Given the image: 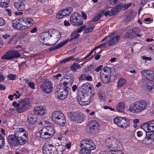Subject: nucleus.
Masks as SVG:
<instances>
[{"mask_svg":"<svg viewBox=\"0 0 154 154\" xmlns=\"http://www.w3.org/2000/svg\"><path fill=\"white\" fill-rule=\"evenodd\" d=\"M103 66L102 65H100L95 69V71L96 72H99L102 68Z\"/></svg>","mask_w":154,"mask_h":154,"instance_id":"69168bd1","label":"nucleus"},{"mask_svg":"<svg viewBox=\"0 0 154 154\" xmlns=\"http://www.w3.org/2000/svg\"><path fill=\"white\" fill-rule=\"evenodd\" d=\"M147 106L146 100H140L131 104L128 109L133 113H139L145 109Z\"/></svg>","mask_w":154,"mask_h":154,"instance_id":"7ed1b4c3","label":"nucleus"},{"mask_svg":"<svg viewBox=\"0 0 154 154\" xmlns=\"http://www.w3.org/2000/svg\"><path fill=\"white\" fill-rule=\"evenodd\" d=\"M63 10L64 12L65 13L66 16H68L72 12L73 9L72 8L70 7L65 9H63Z\"/></svg>","mask_w":154,"mask_h":154,"instance_id":"79ce46f5","label":"nucleus"},{"mask_svg":"<svg viewBox=\"0 0 154 154\" xmlns=\"http://www.w3.org/2000/svg\"><path fill=\"white\" fill-rule=\"evenodd\" d=\"M106 44L105 43H104L94 48V49H97L99 48H103L104 46H105Z\"/></svg>","mask_w":154,"mask_h":154,"instance_id":"4d7b16f0","label":"nucleus"},{"mask_svg":"<svg viewBox=\"0 0 154 154\" xmlns=\"http://www.w3.org/2000/svg\"><path fill=\"white\" fill-rule=\"evenodd\" d=\"M143 87L146 90L151 91L153 89L152 81L146 80L143 83Z\"/></svg>","mask_w":154,"mask_h":154,"instance_id":"5701e85b","label":"nucleus"},{"mask_svg":"<svg viewBox=\"0 0 154 154\" xmlns=\"http://www.w3.org/2000/svg\"><path fill=\"white\" fill-rule=\"evenodd\" d=\"M55 133L53 127L47 126L44 127L40 131V137L43 139H46L52 137Z\"/></svg>","mask_w":154,"mask_h":154,"instance_id":"6e6552de","label":"nucleus"},{"mask_svg":"<svg viewBox=\"0 0 154 154\" xmlns=\"http://www.w3.org/2000/svg\"><path fill=\"white\" fill-rule=\"evenodd\" d=\"M145 125L146 126L148 132L154 131V120L146 122Z\"/></svg>","mask_w":154,"mask_h":154,"instance_id":"a878e982","label":"nucleus"},{"mask_svg":"<svg viewBox=\"0 0 154 154\" xmlns=\"http://www.w3.org/2000/svg\"><path fill=\"white\" fill-rule=\"evenodd\" d=\"M16 74H11L8 75L7 78L10 80H15L16 79Z\"/></svg>","mask_w":154,"mask_h":154,"instance_id":"49530a36","label":"nucleus"},{"mask_svg":"<svg viewBox=\"0 0 154 154\" xmlns=\"http://www.w3.org/2000/svg\"><path fill=\"white\" fill-rule=\"evenodd\" d=\"M65 42H62L59 44H57L56 46H53L49 48V50L50 51H51L53 50H56L58 49L63 46L65 45V43H66Z\"/></svg>","mask_w":154,"mask_h":154,"instance_id":"7c9ffc66","label":"nucleus"},{"mask_svg":"<svg viewBox=\"0 0 154 154\" xmlns=\"http://www.w3.org/2000/svg\"><path fill=\"white\" fill-rule=\"evenodd\" d=\"M143 76L146 80L153 81L154 82V71L147 69L143 70L141 71Z\"/></svg>","mask_w":154,"mask_h":154,"instance_id":"dca6fc26","label":"nucleus"},{"mask_svg":"<svg viewBox=\"0 0 154 154\" xmlns=\"http://www.w3.org/2000/svg\"><path fill=\"white\" fill-rule=\"evenodd\" d=\"M118 0H109V3L112 5H115L117 2Z\"/></svg>","mask_w":154,"mask_h":154,"instance_id":"13d9d810","label":"nucleus"},{"mask_svg":"<svg viewBox=\"0 0 154 154\" xmlns=\"http://www.w3.org/2000/svg\"><path fill=\"white\" fill-rule=\"evenodd\" d=\"M63 89L67 90V88H68L69 86H71V83L68 84L66 82H64L63 83Z\"/></svg>","mask_w":154,"mask_h":154,"instance_id":"de8ad7c7","label":"nucleus"},{"mask_svg":"<svg viewBox=\"0 0 154 154\" xmlns=\"http://www.w3.org/2000/svg\"><path fill=\"white\" fill-rule=\"evenodd\" d=\"M70 22L74 26H80L83 24V20L80 14L75 12L70 17Z\"/></svg>","mask_w":154,"mask_h":154,"instance_id":"9b49d317","label":"nucleus"},{"mask_svg":"<svg viewBox=\"0 0 154 154\" xmlns=\"http://www.w3.org/2000/svg\"><path fill=\"white\" fill-rule=\"evenodd\" d=\"M80 35L76 31L72 33L71 35V38L70 39H67L63 42H65V45L69 41L70 42H71L73 40L75 39L78 38Z\"/></svg>","mask_w":154,"mask_h":154,"instance_id":"393cba45","label":"nucleus"},{"mask_svg":"<svg viewBox=\"0 0 154 154\" xmlns=\"http://www.w3.org/2000/svg\"><path fill=\"white\" fill-rule=\"evenodd\" d=\"M136 28H134L128 30L126 34V36L129 38H133L136 35Z\"/></svg>","mask_w":154,"mask_h":154,"instance_id":"c756f323","label":"nucleus"},{"mask_svg":"<svg viewBox=\"0 0 154 154\" xmlns=\"http://www.w3.org/2000/svg\"><path fill=\"white\" fill-rule=\"evenodd\" d=\"M104 11H103L101 13L98 14L97 16L95 17L93 19V21L96 22L98 20L102 17V15L104 12Z\"/></svg>","mask_w":154,"mask_h":154,"instance_id":"a18cd8bd","label":"nucleus"},{"mask_svg":"<svg viewBox=\"0 0 154 154\" xmlns=\"http://www.w3.org/2000/svg\"><path fill=\"white\" fill-rule=\"evenodd\" d=\"M5 23L4 20L1 17H0V26L4 25Z\"/></svg>","mask_w":154,"mask_h":154,"instance_id":"680f3d73","label":"nucleus"},{"mask_svg":"<svg viewBox=\"0 0 154 154\" xmlns=\"http://www.w3.org/2000/svg\"><path fill=\"white\" fill-rule=\"evenodd\" d=\"M96 49H94V48L89 53V54L86 57H85L83 59H82V60H84L86 59L87 58L89 57L90 56H91L93 53L94 51L96 50Z\"/></svg>","mask_w":154,"mask_h":154,"instance_id":"6e6d98bb","label":"nucleus"},{"mask_svg":"<svg viewBox=\"0 0 154 154\" xmlns=\"http://www.w3.org/2000/svg\"><path fill=\"white\" fill-rule=\"evenodd\" d=\"M68 94V90H64L62 88H59L55 93V95L57 98L61 100L64 99L67 97Z\"/></svg>","mask_w":154,"mask_h":154,"instance_id":"f3484780","label":"nucleus"},{"mask_svg":"<svg viewBox=\"0 0 154 154\" xmlns=\"http://www.w3.org/2000/svg\"><path fill=\"white\" fill-rule=\"evenodd\" d=\"M78 85H74L72 87V91L73 92H75L78 88Z\"/></svg>","mask_w":154,"mask_h":154,"instance_id":"052dcab7","label":"nucleus"},{"mask_svg":"<svg viewBox=\"0 0 154 154\" xmlns=\"http://www.w3.org/2000/svg\"><path fill=\"white\" fill-rule=\"evenodd\" d=\"M40 88L46 94L50 93L53 89L51 82L48 80L44 82L40 85Z\"/></svg>","mask_w":154,"mask_h":154,"instance_id":"ddd939ff","label":"nucleus"},{"mask_svg":"<svg viewBox=\"0 0 154 154\" xmlns=\"http://www.w3.org/2000/svg\"><path fill=\"white\" fill-rule=\"evenodd\" d=\"M146 136L147 137V138H145V140L149 141V140L151 139L152 140L154 139V134L153 132L147 131L146 133Z\"/></svg>","mask_w":154,"mask_h":154,"instance_id":"e433bc0d","label":"nucleus"},{"mask_svg":"<svg viewBox=\"0 0 154 154\" xmlns=\"http://www.w3.org/2000/svg\"><path fill=\"white\" fill-rule=\"evenodd\" d=\"M9 144L12 146H16L19 144L22 145L25 142V140L19 139L14 134L10 135L8 137Z\"/></svg>","mask_w":154,"mask_h":154,"instance_id":"9d476101","label":"nucleus"},{"mask_svg":"<svg viewBox=\"0 0 154 154\" xmlns=\"http://www.w3.org/2000/svg\"><path fill=\"white\" fill-rule=\"evenodd\" d=\"M3 59L11 60L13 59L11 51L6 52V54L1 57Z\"/></svg>","mask_w":154,"mask_h":154,"instance_id":"72a5a7b5","label":"nucleus"},{"mask_svg":"<svg viewBox=\"0 0 154 154\" xmlns=\"http://www.w3.org/2000/svg\"><path fill=\"white\" fill-rule=\"evenodd\" d=\"M82 88L83 90L82 91H85V93H88L90 94H91V93L92 91V88L88 83H86L84 84L82 86Z\"/></svg>","mask_w":154,"mask_h":154,"instance_id":"cd10ccee","label":"nucleus"},{"mask_svg":"<svg viewBox=\"0 0 154 154\" xmlns=\"http://www.w3.org/2000/svg\"><path fill=\"white\" fill-rule=\"evenodd\" d=\"M9 5V0H0V6L3 8H6Z\"/></svg>","mask_w":154,"mask_h":154,"instance_id":"c9c22d12","label":"nucleus"},{"mask_svg":"<svg viewBox=\"0 0 154 154\" xmlns=\"http://www.w3.org/2000/svg\"><path fill=\"white\" fill-rule=\"evenodd\" d=\"M75 60V58L74 57V56L73 55H72L70 57H68L62 60L61 62L60 63L61 64H62L63 63H66L71 60L72 61H73Z\"/></svg>","mask_w":154,"mask_h":154,"instance_id":"ea45409f","label":"nucleus"},{"mask_svg":"<svg viewBox=\"0 0 154 154\" xmlns=\"http://www.w3.org/2000/svg\"><path fill=\"white\" fill-rule=\"evenodd\" d=\"M114 123L118 127L122 128H126L130 125L129 119L125 117H117L114 119Z\"/></svg>","mask_w":154,"mask_h":154,"instance_id":"1a4fd4ad","label":"nucleus"},{"mask_svg":"<svg viewBox=\"0 0 154 154\" xmlns=\"http://www.w3.org/2000/svg\"><path fill=\"white\" fill-rule=\"evenodd\" d=\"M88 125L90 131L92 132L95 133L99 131L100 125L97 121L91 120L88 122Z\"/></svg>","mask_w":154,"mask_h":154,"instance_id":"2eb2a0df","label":"nucleus"},{"mask_svg":"<svg viewBox=\"0 0 154 154\" xmlns=\"http://www.w3.org/2000/svg\"><path fill=\"white\" fill-rule=\"evenodd\" d=\"M123 7V5H116L115 7V8L116 9L117 11H119L122 10Z\"/></svg>","mask_w":154,"mask_h":154,"instance_id":"5fc2aeb1","label":"nucleus"},{"mask_svg":"<svg viewBox=\"0 0 154 154\" xmlns=\"http://www.w3.org/2000/svg\"><path fill=\"white\" fill-rule=\"evenodd\" d=\"M40 35L41 37V38L40 40V42L45 45L51 46L54 45L56 43H55L54 44L50 45L47 43H44L45 41H47L52 36V35L50 34L49 32H43L41 33Z\"/></svg>","mask_w":154,"mask_h":154,"instance_id":"6ab92c4d","label":"nucleus"},{"mask_svg":"<svg viewBox=\"0 0 154 154\" xmlns=\"http://www.w3.org/2000/svg\"><path fill=\"white\" fill-rule=\"evenodd\" d=\"M14 5L15 7L19 11H23L25 9V5L24 3L15 2Z\"/></svg>","mask_w":154,"mask_h":154,"instance_id":"bb28decb","label":"nucleus"},{"mask_svg":"<svg viewBox=\"0 0 154 154\" xmlns=\"http://www.w3.org/2000/svg\"><path fill=\"white\" fill-rule=\"evenodd\" d=\"M37 29L36 27H35L31 29L30 32L31 33H34L36 32L37 31Z\"/></svg>","mask_w":154,"mask_h":154,"instance_id":"338daca9","label":"nucleus"},{"mask_svg":"<svg viewBox=\"0 0 154 154\" xmlns=\"http://www.w3.org/2000/svg\"><path fill=\"white\" fill-rule=\"evenodd\" d=\"M91 94L85 93V91H79L78 93L77 101L81 105H88L91 101Z\"/></svg>","mask_w":154,"mask_h":154,"instance_id":"39448f33","label":"nucleus"},{"mask_svg":"<svg viewBox=\"0 0 154 154\" xmlns=\"http://www.w3.org/2000/svg\"><path fill=\"white\" fill-rule=\"evenodd\" d=\"M132 5V3H130L128 4H125L124 5V8H125L124 10L125 9H126L129 8L130 6H131Z\"/></svg>","mask_w":154,"mask_h":154,"instance_id":"e2e57ef3","label":"nucleus"},{"mask_svg":"<svg viewBox=\"0 0 154 154\" xmlns=\"http://www.w3.org/2000/svg\"><path fill=\"white\" fill-rule=\"evenodd\" d=\"M93 66L92 65H90L87 68L88 70H90L92 71L94 70V68H93Z\"/></svg>","mask_w":154,"mask_h":154,"instance_id":"0e129e2a","label":"nucleus"},{"mask_svg":"<svg viewBox=\"0 0 154 154\" xmlns=\"http://www.w3.org/2000/svg\"><path fill=\"white\" fill-rule=\"evenodd\" d=\"M86 78V76L85 75H82L79 78V81H83L85 80Z\"/></svg>","mask_w":154,"mask_h":154,"instance_id":"bf43d9fd","label":"nucleus"},{"mask_svg":"<svg viewBox=\"0 0 154 154\" xmlns=\"http://www.w3.org/2000/svg\"><path fill=\"white\" fill-rule=\"evenodd\" d=\"M116 9L113 8L111 10L110 13V16H113L116 15L117 13Z\"/></svg>","mask_w":154,"mask_h":154,"instance_id":"09e8293b","label":"nucleus"},{"mask_svg":"<svg viewBox=\"0 0 154 154\" xmlns=\"http://www.w3.org/2000/svg\"><path fill=\"white\" fill-rule=\"evenodd\" d=\"M3 59L11 60L13 59L11 51L6 52V54L1 57Z\"/></svg>","mask_w":154,"mask_h":154,"instance_id":"f704fd0d","label":"nucleus"},{"mask_svg":"<svg viewBox=\"0 0 154 154\" xmlns=\"http://www.w3.org/2000/svg\"><path fill=\"white\" fill-rule=\"evenodd\" d=\"M120 37L119 35H116L112 38L108 42V45L111 46L116 44L118 42V40L119 39Z\"/></svg>","mask_w":154,"mask_h":154,"instance_id":"c85d7f7f","label":"nucleus"},{"mask_svg":"<svg viewBox=\"0 0 154 154\" xmlns=\"http://www.w3.org/2000/svg\"><path fill=\"white\" fill-rule=\"evenodd\" d=\"M28 85L30 88L32 89L35 88V85L34 82H30L28 83Z\"/></svg>","mask_w":154,"mask_h":154,"instance_id":"603ef678","label":"nucleus"},{"mask_svg":"<svg viewBox=\"0 0 154 154\" xmlns=\"http://www.w3.org/2000/svg\"><path fill=\"white\" fill-rule=\"evenodd\" d=\"M51 118L57 125L63 126L65 125L66 118L61 111H56L54 112L52 114Z\"/></svg>","mask_w":154,"mask_h":154,"instance_id":"0eeeda50","label":"nucleus"},{"mask_svg":"<svg viewBox=\"0 0 154 154\" xmlns=\"http://www.w3.org/2000/svg\"><path fill=\"white\" fill-rule=\"evenodd\" d=\"M5 139L0 133V149L2 148L5 145Z\"/></svg>","mask_w":154,"mask_h":154,"instance_id":"c03bdc74","label":"nucleus"},{"mask_svg":"<svg viewBox=\"0 0 154 154\" xmlns=\"http://www.w3.org/2000/svg\"><path fill=\"white\" fill-rule=\"evenodd\" d=\"M82 14L83 19L84 20H86L87 19V16L86 14L84 12L82 11Z\"/></svg>","mask_w":154,"mask_h":154,"instance_id":"774afa93","label":"nucleus"},{"mask_svg":"<svg viewBox=\"0 0 154 154\" xmlns=\"http://www.w3.org/2000/svg\"><path fill=\"white\" fill-rule=\"evenodd\" d=\"M126 83V81L125 79L121 78L119 80L117 83V86L119 87H121L125 85Z\"/></svg>","mask_w":154,"mask_h":154,"instance_id":"58836bf2","label":"nucleus"},{"mask_svg":"<svg viewBox=\"0 0 154 154\" xmlns=\"http://www.w3.org/2000/svg\"><path fill=\"white\" fill-rule=\"evenodd\" d=\"M65 148L62 145L58 146L55 151V147L50 142H46L43 146L42 151L44 154H62Z\"/></svg>","mask_w":154,"mask_h":154,"instance_id":"f257e3e1","label":"nucleus"},{"mask_svg":"<svg viewBox=\"0 0 154 154\" xmlns=\"http://www.w3.org/2000/svg\"><path fill=\"white\" fill-rule=\"evenodd\" d=\"M22 22L20 21V19L19 20H14L12 21V26L13 28L15 29L22 30L27 29V27L23 25L22 24Z\"/></svg>","mask_w":154,"mask_h":154,"instance_id":"a211bd4d","label":"nucleus"},{"mask_svg":"<svg viewBox=\"0 0 154 154\" xmlns=\"http://www.w3.org/2000/svg\"><path fill=\"white\" fill-rule=\"evenodd\" d=\"M20 21H23L26 24L25 26L27 27V28L32 26L35 23L34 20L31 18L23 17L20 18Z\"/></svg>","mask_w":154,"mask_h":154,"instance_id":"aec40b11","label":"nucleus"},{"mask_svg":"<svg viewBox=\"0 0 154 154\" xmlns=\"http://www.w3.org/2000/svg\"><path fill=\"white\" fill-rule=\"evenodd\" d=\"M86 27V26L83 25L77 29L75 31L78 33H80L84 29H85Z\"/></svg>","mask_w":154,"mask_h":154,"instance_id":"8fccbe9b","label":"nucleus"},{"mask_svg":"<svg viewBox=\"0 0 154 154\" xmlns=\"http://www.w3.org/2000/svg\"><path fill=\"white\" fill-rule=\"evenodd\" d=\"M125 108V104L122 102L119 103L116 106V110L119 112H122L124 110Z\"/></svg>","mask_w":154,"mask_h":154,"instance_id":"2f4dec72","label":"nucleus"},{"mask_svg":"<svg viewBox=\"0 0 154 154\" xmlns=\"http://www.w3.org/2000/svg\"><path fill=\"white\" fill-rule=\"evenodd\" d=\"M122 148L121 149H117V150H114L113 151H114L115 153H112V154H124L123 152L122 151Z\"/></svg>","mask_w":154,"mask_h":154,"instance_id":"3c124183","label":"nucleus"},{"mask_svg":"<svg viewBox=\"0 0 154 154\" xmlns=\"http://www.w3.org/2000/svg\"><path fill=\"white\" fill-rule=\"evenodd\" d=\"M34 112L35 114L38 115L40 116L44 115L46 112V110L43 107L37 106L34 108Z\"/></svg>","mask_w":154,"mask_h":154,"instance_id":"4be33fe9","label":"nucleus"},{"mask_svg":"<svg viewBox=\"0 0 154 154\" xmlns=\"http://www.w3.org/2000/svg\"><path fill=\"white\" fill-rule=\"evenodd\" d=\"M13 58L18 57L20 56V53L17 51H11Z\"/></svg>","mask_w":154,"mask_h":154,"instance_id":"37998d69","label":"nucleus"},{"mask_svg":"<svg viewBox=\"0 0 154 154\" xmlns=\"http://www.w3.org/2000/svg\"><path fill=\"white\" fill-rule=\"evenodd\" d=\"M93 29V28L92 27L85 28L84 30V32L85 33H88L92 31Z\"/></svg>","mask_w":154,"mask_h":154,"instance_id":"864d4df0","label":"nucleus"},{"mask_svg":"<svg viewBox=\"0 0 154 154\" xmlns=\"http://www.w3.org/2000/svg\"><path fill=\"white\" fill-rule=\"evenodd\" d=\"M103 71V74L104 75H108V76H111V70L110 67L106 66L104 67Z\"/></svg>","mask_w":154,"mask_h":154,"instance_id":"473e14b6","label":"nucleus"},{"mask_svg":"<svg viewBox=\"0 0 154 154\" xmlns=\"http://www.w3.org/2000/svg\"><path fill=\"white\" fill-rule=\"evenodd\" d=\"M68 115L72 121L77 123L81 122L85 118L83 114L79 112H70Z\"/></svg>","mask_w":154,"mask_h":154,"instance_id":"f8f14e48","label":"nucleus"},{"mask_svg":"<svg viewBox=\"0 0 154 154\" xmlns=\"http://www.w3.org/2000/svg\"><path fill=\"white\" fill-rule=\"evenodd\" d=\"M81 66L77 63H73L70 67L71 70L74 72H75L77 69H79L81 68Z\"/></svg>","mask_w":154,"mask_h":154,"instance_id":"4c0bfd02","label":"nucleus"},{"mask_svg":"<svg viewBox=\"0 0 154 154\" xmlns=\"http://www.w3.org/2000/svg\"><path fill=\"white\" fill-rule=\"evenodd\" d=\"M63 10L60 11L57 14L56 18L57 19L62 18L66 16Z\"/></svg>","mask_w":154,"mask_h":154,"instance_id":"a19ab883","label":"nucleus"},{"mask_svg":"<svg viewBox=\"0 0 154 154\" xmlns=\"http://www.w3.org/2000/svg\"><path fill=\"white\" fill-rule=\"evenodd\" d=\"M37 120V116L34 113H29L27 117V122L31 125L35 124Z\"/></svg>","mask_w":154,"mask_h":154,"instance_id":"412c9836","label":"nucleus"},{"mask_svg":"<svg viewBox=\"0 0 154 154\" xmlns=\"http://www.w3.org/2000/svg\"><path fill=\"white\" fill-rule=\"evenodd\" d=\"M80 145V147H82L80 151L81 154H91V151L96 148L94 143L89 138L82 140Z\"/></svg>","mask_w":154,"mask_h":154,"instance_id":"f03ea898","label":"nucleus"},{"mask_svg":"<svg viewBox=\"0 0 154 154\" xmlns=\"http://www.w3.org/2000/svg\"><path fill=\"white\" fill-rule=\"evenodd\" d=\"M14 134L19 139L25 140L26 141L28 133L23 128H17L15 130Z\"/></svg>","mask_w":154,"mask_h":154,"instance_id":"4468645a","label":"nucleus"},{"mask_svg":"<svg viewBox=\"0 0 154 154\" xmlns=\"http://www.w3.org/2000/svg\"><path fill=\"white\" fill-rule=\"evenodd\" d=\"M100 76L102 82L104 84H107L109 82L111 76H108V75H104L103 74V71H101Z\"/></svg>","mask_w":154,"mask_h":154,"instance_id":"b1692460","label":"nucleus"},{"mask_svg":"<svg viewBox=\"0 0 154 154\" xmlns=\"http://www.w3.org/2000/svg\"><path fill=\"white\" fill-rule=\"evenodd\" d=\"M106 144L108 148L110 151L121 149L122 144L120 141L114 137H111L107 139L106 141Z\"/></svg>","mask_w":154,"mask_h":154,"instance_id":"423d86ee","label":"nucleus"},{"mask_svg":"<svg viewBox=\"0 0 154 154\" xmlns=\"http://www.w3.org/2000/svg\"><path fill=\"white\" fill-rule=\"evenodd\" d=\"M12 105L16 108L17 112L19 113L26 111L30 107L31 105L29 100L28 99L22 100L19 103L14 101L12 103Z\"/></svg>","mask_w":154,"mask_h":154,"instance_id":"20e7f679","label":"nucleus"}]
</instances>
